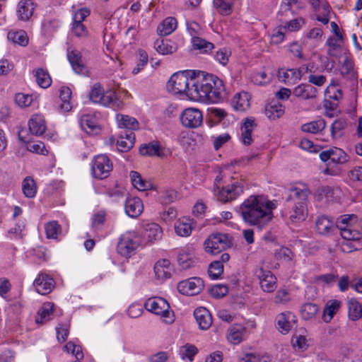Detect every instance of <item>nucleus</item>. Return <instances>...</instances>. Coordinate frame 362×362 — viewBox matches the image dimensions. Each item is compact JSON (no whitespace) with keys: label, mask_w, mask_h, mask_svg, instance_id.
Listing matches in <instances>:
<instances>
[{"label":"nucleus","mask_w":362,"mask_h":362,"mask_svg":"<svg viewBox=\"0 0 362 362\" xmlns=\"http://www.w3.org/2000/svg\"><path fill=\"white\" fill-rule=\"evenodd\" d=\"M194 88L190 92L192 98L204 102L218 103L226 98L227 93L221 79L214 74L202 72L196 78Z\"/></svg>","instance_id":"1"},{"label":"nucleus","mask_w":362,"mask_h":362,"mask_svg":"<svg viewBox=\"0 0 362 362\" xmlns=\"http://www.w3.org/2000/svg\"><path fill=\"white\" fill-rule=\"evenodd\" d=\"M275 204L262 197L250 196L240 206L243 220L250 225L262 228L272 218V210Z\"/></svg>","instance_id":"2"},{"label":"nucleus","mask_w":362,"mask_h":362,"mask_svg":"<svg viewBox=\"0 0 362 362\" xmlns=\"http://www.w3.org/2000/svg\"><path fill=\"white\" fill-rule=\"evenodd\" d=\"M288 192L286 201L293 204L290 211L291 221L297 223L305 220L308 214V197L311 194L310 189L303 185L302 187H293Z\"/></svg>","instance_id":"3"},{"label":"nucleus","mask_w":362,"mask_h":362,"mask_svg":"<svg viewBox=\"0 0 362 362\" xmlns=\"http://www.w3.org/2000/svg\"><path fill=\"white\" fill-rule=\"evenodd\" d=\"M89 98L94 103H98L115 110H119L123 107V103L118 98L116 93L112 90L105 93L100 83H96L92 86Z\"/></svg>","instance_id":"4"},{"label":"nucleus","mask_w":362,"mask_h":362,"mask_svg":"<svg viewBox=\"0 0 362 362\" xmlns=\"http://www.w3.org/2000/svg\"><path fill=\"white\" fill-rule=\"evenodd\" d=\"M194 82H196V78H188L184 72H178L171 76L167 83V88L174 94H186L192 98V95L189 93L195 88Z\"/></svg>","instance_id":"5"},{"label":"nucleus","mask_w":362,"mask_h":362,"mask_svg":"<svg viewBox=\"0 0 362 362\" xmlns=\"http://www.w3.org/2000/svg\"><path fill=\"white\" fill-rule=\"evenodd\" d=\"M221 180V177L220 176H217L216 177L214 187V195L219 201L226 203L235 199L243 192V186L238 182L232 184L231 185L222 187L221 188L218 185Z\"/></svg>","instance_id":"6"},{"label":"nucleus","mask_w":362,"mask_h":362,"mask_svg":"<svg viewBox=\"0 0 362 362\" xmlns=\"http://www.w3.org/2000/svg\"><path fill=\"white\" fill-rule=\"evenodd\" d=\"M204 249H229L236 247L234 238L227 233H215L204 241Z\"/></svg>","instance_id":"7"},{"label":"nucleus","mask_w":362,"mask_h":362,"mask_svg":"<svg viewBox=\"0 0 362 362\" xmlns=\"http://www.w3.org/2000/svg\"><path fill=\"white\" fill-rule=\"evenodd\" d=\"M91 165L93 175L100 180L107 177L112 170V163L104 154L95 156Z\"/></svg>","instance_id":"8"},{"label":"nucleus","mask_w":362,"mask_h":362,"mask_svg":"<svg viewBox=\"0 0 362 362\" xmlns=\"http://www.w3.org/2000/svg\"><path fill=\"white\" fill-rule=\"evenodd\" d=\"M144 308L148 311L164 317H168L170 315V305L165 299L161 297L148 298L144 303Z\"/></svg>","instance_id":"9"},{"label":"nucleus","mask_w":362,"mask_h":362,"mask_svg":"<svg viewBox=\"0 0 362 362\" xmlns=\"http://www.w3.org/2000/svg\"><path fill=\"white\" fill-rule=\"evenodd\" d=\"M180 121L184 127L194 129L202 125L203 115L199 109L189 107L182 112Z\"/></svg>","instance_id":"10"},{"label":"nucleus","mask_w":362,"mask_h":362,"mask_svg":"<svg viewBox=\"0 0 362 362\" xmlns=\"http://www.w3.org/2000/svg\"><path fill=\"white\" fill-rule=\"evenodd\" d=\"M204 287V281L199 277L190 278L187 280L182 281L177 284L178 291L186 296L197 295L203 290Z\"/></svg>","instance_id":"11"},{"label":"nucleus","mask_w":362,"mask_h":362,"mask_svg":"<svg viewBox=\"0 0 362 362\" xmlns=\"http://www.w3.org/2000/svg\"><path fill=\"white\" fill-rule=\"evenodd\" d=\"M143 238L136 233H127L123 235L117 243L118 249H137L139 247H146Z\"/></svg>","instance_id":"12"},{"label":"nucleus","mask_w":362,"mask_h":362,"mask_svg":"<svg viewBox=\"0 0 362 362\" xmlns=\"http://www.w3.org/2000/svg\"><path fill=\"white\" fill-rule=\"evenodd\" d=\"M255 275L259 280L261 288L265 292H272L276 288V278L270 272L259 268L256 270Z\"/></svg>","instance_id":"13"},{"label":"nucleus","mask_w":362,"mask_h":362,"mask_svg":"<svg viewBox=\"0 0 362 362\" xmlns=\"http://www.w3.org/2000/svg\"><path fill=\"white\" fill-rule=\"evenodd\" d=\"M67 58L75 73L78 74H85L87 73V67L82 59L81 53L78 50L68 49Z\"/></svg>","instance_id":"14"},{"label":"nucleus","mask_w":362,"mask_h":362,"mask_svg":"<svg viewBox=\"0 0 362 362\" xmlns=\"http://www.w3.org/2000/svg\"><path fill=\"white\" fill-rule=\"evenodd\" d=\"M315 228L322 235H329L337 231L335 223L327 216H321L316 219Z\"/></svg>","instance_id":"15"},{"label":"nucleus","mask_w":362,"mask_h":362,"mask_svg":"<svg viewBox=\"0 0 362 362\" xmlns=\"http://www.w3.org/2000/svg\"><path fill=\"white\" fill-rule=\"evenodd\" d=\"M37 292L42 295L49 293L54 288V281L45 274H40L33 283Z\"/></svg>","instance_id":"16"},{"label":"nucleus","mask_w":362,"mask_h":362,"mask_svg":"<svg viewBox=\"0 0 362 362\" xmlns=\"http://www.w3.org/2000/svg\"><path fill=\"white\" fill-rule=\"evenodd\" d=\"M177 260L179 266L183 270L194 267L199 262L198 258L191 250H180L177 254Z\"/></svg>","instance_id":"17"},{"label":"nucleus","mask_w":362,"mask_h":362,"mask_svg":"<svg viewBox=\"0 0 362 362\" xmlns=\"http://www.w3.org/2000/svg\"><path fill=\"white\" fill-rule=\"evenodd\" d=\"M194 316L201 329H208L212 324V316L210 312L204 307H199L194 311Z\"/></svg>","instance_id":"18"},{"label":"nucleus","mask_w":362,"mask_h":362,"mask_svg":"<svg viewBox=\"0 0 362 362\" xmlns=\"http://www.w3.org/2000/svg\"><path fill=\"white\" fill-rule=\"evenodd\" d=\"M161 235L162 229L158 224L151 223L145 225L142 238L146 245L148 242L160 239Z\"/></svg>","instance_id":"19"},{"label":"nucleus","mask_w":362,"mask_h":362,"mask_svg":"<svg viewBox=\"0 0 362 362\" xmlns=\"http://www.w3.org/2000/svg\"><path fill=\"white\" fill-rule=\"evenodd\" d=\"M317 92V89L310 83H301L293 90L294 95L303 100L315 98Z\"/></svg>","instance_id":"20"},{"label":"nucleus","mask_w":362,"mask_h":362,"mask_svg":"<svg viewBox=\"0 0 362 362\" xmlns=\"http://www.w3.org/2000/svg\"><path fill=\"white\" fill-rule=\"evenodd\" d=\"M143 204L141 200L138 197L128 198L125 202V212L132 217H138L143 211Z\"/></svg>","instance_id":"21"},{"label":"nucleus","mask_w":362,"mask_h":362,"mask_svg":"<svg viewBox=\"0 0 362 362\" xmlns=\"http://www.w3.org/2000/svg\"><path fill=\"white\" fill-rule=\"evenodd\" d=\"M29 130L33 135H42L46 130L45 121L41 115H34L28 122Z\"/></svg>","instance_id":"22"},{"label":"nucleus","mask_w":362,"mask_h":362,"mask_svg":"<svg viewBox=\"0 0 362 362\" xmlns=\"http://www.w3.org/2000/svg\"><path fill=\"white\" fill-rule=\"evenodd\" d=\"M54 307L53 303L46 302L43 303L35 317V322L37 324H44L49 321L50 316L54 313Z\"/></svg>","instance_id":"23"},{"label":"nucleus","mask_w":362,"mask_h":362,"mask_svg":"<svg viewBox=\"0 0 362 362\" xmlns=\"http://www.w3.org/2000/svg\"><path fill=\"white\" fill-rule=\"evenodd\" d=\"M135 134L132 132L121 134L117 141L118 149L121 152L129 151L134 144Z\"/></svg>","instance_id":"24"},{"label":"nucleus","mask_w":362,"mask_h":362,"mask_svg":"<svg viewBox=\"0 0 362 362\" xmlns=\"http://www.w3.org/2000/svg\"><path fill=\"white\" fill-rule=\"evenodd\" d=\"M233 107L238 111H245L250 107V97L247 93L243 92L235 94L231 100Z\"/></svg>","instance_id":"25"},{"label":"nucleus","mask_w":362,"mask_h":362,"mask_svg":"<svg viewBox=\"0 0 362 362\" xmlns=\"http://www.w3.org/2000/svg\"><path fill=\"white\" fill-rule=\"evenodd\" d=\"M34 11L32 0H21L18 6V16L21 20L28 21L33 15Z\"/></svg>","instance_id":"26"},{"label":"nucleus","mask_w":362,"mask_h":362,"mask_svg":"<svg viewBox=\"0 0 362 362\" xmlns=\"http://www.w3.org/2000/svg\"><path fill=\"white\" fill-rule=\"evenodd\" d=\"M71 90L67 86H62L59 90V98L62 103L59 106V109L62 112H69L72 109L71 103Z\"/></svg>","instance_id":"27"},{"label":"nucleus","mask_w":362,"mask_h":362,"mask_svg":"<svg viewBox=\"0 0 362 362\" xmlns=\"http://www.w3.org/2000/svg\"><path fill=\"white\" fill-rule=\"evenodd\" d=\"M256 127L255 123V120L249 118H246L241 127L242 135L241 139L242 141L245 145H250L252 139V132L254 128Z\"/></svg>","instance_id":"28"},{"label":"nucleus","mask_w":362,"mask_h":362,"mask_svg":"<svg viewBox=\"0 0 362 362\" xmlns=\"http://www.w3.org/2000/svg\"><path fill=\"white\" fill-rule=\"evenodd\" d=\"M177 28V21L173 17H168L157 28V33L160 36L171 34Z\"/></svg>","instance_id":"29"},{"label":"nucleus","mask_w":362,"mask_h":362,"mask_svg":"<svg viewBox=\"0 0 362 362\" xmlns=\"http://www.w3.org/2000/svg\"><path fill=\"white\" fill-rule=\"evenodd\" d=\"M154 48L161 54H170L176 52L177 46L170 41L158 39L154 42Z\"/></svg>","instance_id":"30"},{"label":"nucleus","mask_w":362,"mask_h":362,"mask_svg":"<svg viewBox=\"0 0 362 362\" xmlns=\"http://www.w3.org/2000/svg\"><path fill=\"white\" fill-rule=\"evenodd\" d=\"M118 127L129 130H136L139 129V124L134 118L128 115L117 114L116 116Z\"/></svg>","instance_id":"31"},{"label":"nucleus","mask_w":362,"mask_h":362,"mask_svg":"<svg viewBox=\"0 0 362 362\" xmlns=\"http://www.w3.org/2000/svg\"><path fill=\"white\" fill-rule=\"evenodd\" d=\"M348 316L352 321H356L362 317V305L355 298L348 301Z\"/></svg>","instance_id":"32"},{"label":"nucleus","mask_w":362,"mask_h":362,"mask_svg":"<svg viewBox=\"0 0 362 362\" xmlns=\"http://www.w3.org/2000/svg\"><path fill=\"white\" fill-rule=\"evenodd\" d=\"M284 113V106L278 102H272L266 106L265 114L270 119L275 120Z\"/></svg>","instance_id":"33"},{"label":"nucleus","mask_w":362,"mask_h":362,"mask_svg":"<svg viewBox=\"0 0 362 362\" xmlns=\"http://www.w3.org/2000/svg\"><path fill=\"white\" fill-rule=\"evenodd\" d=\"M81 126L88 134H98L100 129L95 119L90 115L81 117Z\"/></svg>","instance_id":"34"},{"label":"nucleus","mask_w":362,"mask_h":362,"mask_svg":"<svg viewBox=\"0 0 362 362\" xmlns=\"http://www.w3.org/2000/svg\"><path fill=\"white\" fill-rule=\"evenodd\" d=\"M245 329V327L240 325H235L232 326L228 329V333L227 335L228 340L233 344H240L243 340V334Z\"/></svg>","instance_id":"35"},{"label":"nucleus","mask_w":362,"mask_h":362,"mask_svg":"<svg viewBox=\"0 0 362 362\" xmlns=\"http://www.w3.org/2000/svg\"><path fill=\"white\" fill-rule=\"evenodd\" d=\"M141 154L148 156H163V149L160 146L158 142H151L141 147L139 149Z\"/></svg>","instance_id":"36"},{"label":"nucleus","mask_w":362,"mask_h":362,"mask_svg":"<svg viewBox=\"0 0 362 362\" xmlns=\"http://www.w3.org/2000/svg\"><path fill=\"white\" fill-rule=\"evenodd\" d=\"M132 185L140 191H146L152 188V184L142 179L141 175L136 172L132 171L130 173Z\"/></svg>","instance_id":"37"},{"label":"nucleus","mask_w":362,"mask_h":362,"mask_svg":"<svg viewBox=\"0 0 362 362\" xmlns=\"http://www.w3.org/2000/svg\"><path fill=\"white\" fill-rule=\"evenodd\" d=\"M22 190L26 197H34L37 192V186L34 179L30 177H26L22 182Z\"/></svg>","instance_id":"38"},{"label":"nucleus","mask_w":362,"mask_h":362,"mask_svg":"<svg viewBox=\"0 0 362 362\" xmlns=\"http://www.w3.org/2000/svg\"><path fill=\"white\" fill-rule=\"evenodd\" d=\"M341 305L340 301L337 300H329L327 303L323 313V320L329 322L337 313Z\"/></svg>","instance_id":"39"},{"label":"nucleus","mask_w":362,"mask_h":362,"mask_svg":"<svg viewBox=\"0 0 362 362\" xmlns=\"http://www.w3.org/2000/svg\"><path fill=\"white\" fill-rule=\"evenodd\" d=\"M235 1L230 0H214V5L217 11L223 16H228L233 11Z\"/></svg>","instance_id":"40"},{"label":"nucleus","mask_w":362,"mask_h":362,"mask_svg":"<svg viewBox=\"0 0 362 362\" xmlns=\"http://www.w3.org/2000/svg\"><path fill=\"white\" fill-rule=\"evenodd\" d=\"M45 230L48 239L56 240L62 233L61 226L55 221L47 223L45 225Z\"/></svg>","instance_id":"41"},{"label":"nucleus","mask_w":362,"mask_h":362,"mask_svg":"<svg viewBox=\"0 0 362 362\" xmlns=\"http://www.w3.org/2000/svg\"><path fill=\"white\" fill-rule=\"evenodd\" d=\"M319 311L317 305L312 303H307L302 305L300 314L302 317L305 320L313 319Z\"/></svg>","instance_id":"42"},{"label":"nucleus","mask_w":362,"mask_h":362,"mask_svg":"<svg viewBox=\"0 0 362 362\" xmlns=\"http://www.w3.org/2000/svg\"><path fill=\"white\" fill-rule=\"evenodd\" d=\"M357 216L355 214H344L339 216L335 223L337 231L341 230V228L350 227L353 223L356 222Z\"/></svg>","instance_id":"43"},{"label":"nucleus","mask_w":362,"mask_h":362,"mask_svg":"<svg viewBox=\"0 0 362 362\" xmlns=\"http://www.w3.org/2000/svg\"><path fill=\"white\" fill-rule=\"evenodd\" d=\"M35 76L37 84L40 87L47 88L50 86L52 79L47 71L43 69H37L35 71Z\"/></svg>","instance_id":"44"},{"label":"nucleus","mask_w":362,"mask_h":362,"mask_svg":"<svg viewBox=\"0 0 362 362\" xmlns=\"http://www.w3.org/2000/svg\"><path fill=\"white\" fill-rule=\"evenodd\" d=\"M192 42L194 48L200 50L202 53H207L214 48V44L199 37H193Z\"/></svg>","instance_id":"45"},{"label":"nucleus","mask_w":362,"mask_h":362,"mask_svg":"<svg viewBox=\"0 0 362 362\" xmlns=\"http://www.w3.org/2000/svg\"><path fill=\"white\" fill-rule=\"evenodd\" d=\"M291 316L294 317V315H292L291 313H288V315L281 313L277 316V327L281 333L286 334L290 331L291 327L289 318Z\"/></svg>","instance_id":"46"},{"label":"nucleus","mask_w":362,"mask_h":362,"mask_svg":"<svg viewBox=\"0 0 362 362\" xmlns=\"http://www.w3.org/2000/svg\"><path fill=\"white\" fill-rule=\"evenodd\" d=\"M325 127V121L323 119H320L317 121H313L303 124L301 129L305 132L315 134L319 131L324 129Z\"/></svg>","instance_id":"47"},{"label":"nucleus","mask_w":362,"mask_h":362,"mask_svg":"<svg viewBox=\"0 0 362 362\" xmlns=\"http://www.w3.org/2000/svg\"><path fill=\"white\" fill-rule=\"evenodd\" d=\"M8 39L14 44H18L21 46H25L28 42L27 35L23 30L10 31L8 33Z\"/></svg>","instance_id":"48"},{"label":"nucleus","mask_w":362,"mask_h":362,"mask_svg":"<svg viewBox=\"0 0 362 362\" xmlns=\"http://www.w3.org/2000/svg\"><path fill=\"white\" fill-rule=\"evenodd\" d=\"M348 125L347 119L345 118H339L336 119L331 127V134L333 138L341 136L343 130H344Z\"/></svg>","instance_id":"49"},{"label":"nucleus","mask_w":362,"mask_h":362,"mask_svg":"<svg viewBox=\"0 0 362 362\" xmlns=\"http://www.w3.org/2000/svg\"><path fill=\"white\" fill-rule=\"evenodd\" d=\"M197 352V348L194 345L190 344H187L181 346L180 349V355L181 358L183 360L187 359L190 362L193 361V358Z\"/></svg>","instance_id":"50"},{"label":"nucleus","mask_w":362,"mask_h":362,"mask_svg":"<svg viewBox=\"0 0 362 362\" xmlns=\"http://www.w3.org/2000/svg\"><path fill=\"white\" fill-rule=\"evenodd\" d=\"M176 233L182 237L189 236L192 231V226L189 221H178L175 226Z\"/></svg>","instance_id":"51"},{"label":"nucleus","mask_w":362,"mask_h":362,"mask_svg":"<svg viewBox=\"0 0 362 362\" xmlns=\"http://www.w3.org/2000/svg\"><path fill=\"white\" fill-rule=\"evenodd\" d=\"M223 272V265L220 261L212 262L209 267L208 273L212 279L220 278Z\"/></svg>","instance_id":"52"},{"label":"nucleus","mask_w":362,"mask_h":362,"mask_svg":"<svg viewBox=\"0 0 362 362\" xmlns=\"http://www.w3.org/2000/svg\"><path fill=\"white\" fill-rule=\"evenodd\" d=\"M341 236L344 239L347 240H354V241H358L361 239V233L356 230H353L348 228H341V230H339Z\"/></svg>","instance_id":"53"},{"label":"nucleus","mask_w":362,"mask_h":362,"mask_svg":"<svg viewBox=\"0 0 362 362\" xmlns=\"http://www.w3.org/2000/svg\"><path fill=\"white\" fill-rule=\"evenodd\" d=\"M228 292V288L226 285L217 284L209 289L210 295L215 298L224 297Z\"/></svg>","instance_id":"54"},{"label":"nucleus","mask_w":362,"mask_h":362,"mask_svg":"<svg viewBox=\"0 0 362 362\" xmlns=\"http://www.w3.org/2000/svg\"><path fill=\"white\" fill-rule=\"evenodd\" d=\"M298 78L299 74L297 73L296 69H288L286 71L281 69L279 71V78L284 83Z\"/></svg>","instance_id":"55"},{"label":"nucleus","mask_w":362,"mask_h":362,"mask_svg":"<svg viewBox=\"0 0 362 362\" xmlns=\"http://www.w3.org/2000/svg\"><path fill=\"white\" fill-rule=\"evenodd\" d=\"M331 160L334 163H344L347 161L346 153L341 148H332Z\"/></svg>","instance_id":"56"},{"label":"nucleus","mask_w":362,"mask_h":362,"mask_svg":"<svg viewBox=\"0 0 362 362\" xmlns=\"http://www.w3.org/2000/svg\"><path fill=\"white\" fill-rule=\"evenodd\" d=\"M327 45L328 46L327 54L329 57H337L338 50L340 48V45L338 40L334 37H329L327 40Z\"/></svg>","instance_id":"57"},{"label":"nucleus","mask_w":362,"mask_h":362,"mask_svg":"<svg viewBox=\"0 0 362 362\" xmlns=\"http://www.w3.org/2000/svg\"><path fill=\"white\" fill-rule=\"evenodd\" d=\"M15 101L19 107H26L32 103L33 97L30 95H25L20 93L16 95Z\"/></svg>","instance_id":"58"},{"label":"nucleus","mask_w":362,"mask_h":362,"mask_svg":"<svg viewBox=\"0 0 362 362\" xmlns=\"http://www.w3.org/2000/svg\"><path fill=\"white\" fill-rule=\"evenodd\" d=\"M71 30L73 33L77 37H86L88 35V30L81 22L73 21Z\"/></svg>","instance_id":"59"},{"label":"nucleus","mask_w":362,"mask_h":362,"mask_svg":"<svg viewBox=\"0 0 362 362\" xmlns=\"http://www.w3.org/2000/svg\"><path fill=\"white\" fill-rule=\"evenodd\" d=\"M177 198V192L174 189H166L161 195V202L168 204L174 202Z\"/></svg>","instance_id":"60"},{"label":"nucleus","mask_w":362,"mask_h":362,"mask_svg":"<svg viewBox=\"0 0 362 362\" xmlns=\"http://www.w3.org/2000/svg\"><path fill=\"white\" fill-rule=\"evenodd\" d=\"M154 272L156 277L159 279H167L171 276L170 269H166L160 266V264H156Z\"/></svg>","instance_id":"61"},{"label":"nucleus","mask_w":362,"mask_h":362,"mask_svg":"<svg viewBox=\"0 0 362 362\" xmlns=\"http://www.w3.org/2000/svg\"><path fill=\"white\" fill-rule=\"evenodd\" d=\"M337 276L333 274H326L322 275H317L314 277V281L315 283L322 282L324 284H332L336 281Z\"/></svg>","instance_id":"62"},{"label":"nucleus","mask_w":362,"mask_h":362,"mask_svg":"<svg viewBox=\"0 0 362 362\" xmlns=\"http://www.w3.org/2000/svg\"><path fill=\"white\" fill-rule=\"evenodd\" d=\"M291 299L290 294L286 289H279L275 296L276 303H286Z\"/></svg>","instance_id":"63"},{"label":"nucleus","mask_w":362,"mask_h":362,"mask_svg":"<svg viewBox=\"0 0 362 362\" xmlns=\"http://www.w3.org/2000/svg\"><path fill=\"white\" fill-rule=\"evenodd\" d=\"M228 57L229 53L228 50L224 48L218 50L214 57L216 61H218L222 65L225 66L228 62Z\"/></svg>","instance_id":"64"}]
</instances>
